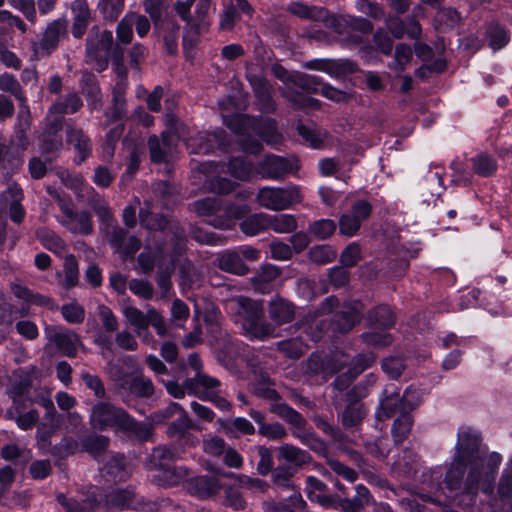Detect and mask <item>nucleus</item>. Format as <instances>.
<instances>
[{"label":"nucleus","mask_w":512,"mask_h":512,"mask_svg":"<svg viewBox=\"0 0 512 512\" xmlns=\"http://www.w3.org/2000/svg\"><path fill=\"white\" fill-rule=\"evenodd\" d=\"M502 456L498 452L488 454L482 433L472 427H461L457 433L455 453L447 469L444 482L454 491L463 489L470 495L478 491L490 494L494 490Z\"/></svg>","instance_id":"1"},{"label":"nucleus","mask_w":512,"mask_h":512,"mask_svg":"<svg viewBox=\"0 0 512 512\" xmlns=\"http://www.w3.org/2000/svg\"><path fill=\"white\" fill-rule=\"evenodd\" d=\"M89 422L94 430L102 432L111 429L141 442L148 441L153 435L150 424L138 421L124 408L110 402L99 401L93 405Z\"/></svg>","instance_id":"2"},{"label":"nucleus","mask_w":512,"mask_h":512,"mask_svg":"<svg viewBox=\"0 0 512 512\" xmlns=\"http://www.w3.org/2000/svg\"><path fill=\"white\" fill-rule=\"evenodd\" d=\"M324 25L342 36V40L348 46H360L359 55L368 64H376L381 61L380 53L371 42H364L363 35L373 31L370 20L352 15L328 14L323 19Z\"/></svg>","instance_id":"3"},{"label":"nucleus","mask_w":512,"mask_h":512,"mask_svg":"<svg viewBox=\"0 0 512 512\" xmlns=\"http://www.w3.org/2000/svg\"><path fill=\"white\" fill-rule=\"evenodd\" d=\"M181 451L170 446H158L152 449L145 466L151 471L152 482L163 488L178 486L188 480L190 471L185 466H176L175 462L181 457Z\"/></svg>","instance_id":"4"},{"label":"nucleus","mask_w":512,"mask_h":512,"mask_svg":"<svg viewBox=\"0 0 512 512\" xmlns=\"http://www.w3.org/2000/svg\"><path fill=\"white\" fill-rule=\"evenodd\" d=\"M254 395L272 402L269 411L290 425L293 435L299 438L301 443L308 445L311 440H314L312 433H304L307 420L287 403H279L282 396L276 389L271 386H254Z\"/></svg>","instance_id":"5"},{"label":"nucleus","mask_w":512,"mask_h":512,"mask_svg":"<svg viewBox=\"0 0 512 512\" xmlns=\"http://www.w3.org/2000/svg\"><path fill=\"white\" fill-rule=\"evenodd\" d=\"M230 146L231 139L221 128L212 132L198 133L188 141L191 153L196 155H210L216 150L227 152Z\"/></svg>","instance_id":"6"},{"label":"nucleus","mask_w":512,"mask_h":512,"mask_svg":"<svg viewBox=\"0 0 512 512\" xmlns=\"http://www.w3.org/2000/svg\"><path fill=\"white\" fill-rule=\"evenodd\" d=\"M193 428L194 423L187 412L171 421L165 432L167 438L171 440L169 446L181 453L185 451V448L195 447L199 443V439L191 432Z\"/></svg>","instance_id":"7"},{"label":"nucleus","mask_w":512,"mask_h":512,"mask_svg":"<svg viewBox=\"0 0 512 512\" xmlns=\"http://www.w3.org/2000/svg\"><path fill=\"white\" fill-rule=\"evenodd\" d=\"M257 200L262 207L269 210H284L293 203L300 201V193L296 187H262L257 194Z\"/></svg>","instance_id":"8"},{"label":"nucleus","mask_w":512,"mask_h":512,"mask_svg":"<svg viewBox=\"0 0 512 512\" xmlns=\"http://www.w3.org/2000/svg\"><path fill=\"white\" fill-rule=\"evenodd\" d=\"M360 302H344L338 311L327 320V330L333 334L345 335L361 322Z\"/></svg>","instance_id":"9"},{"label":"nucleus","mask_w":512,"mask_h":512,"mask_svg":"<svg viewBox=\"0 0 512 512\" xmlns=\"http://www.w3.org/2000/svg\"><path fill=\"white\" fill-rule=\"evenodd\" d=\"M67 34V21L58 18L48 23L38 42L32 43L34 55L38 58L51 56L58 48L60 39Z\"/></svg>","instance_id":"10"},{"label":"nucleus","mask_w":512,"mask_h":512,"mask_svg":"<svg viewBox=\"0 0 512 512\" xmlns=\"http://www.w3.org/2000/svg\"><path fill=\"white\" fill-rule=\"evenodd\" d=\"M386 388L383 392L384 397L380 401L379 408L376 411V416L379 420L390 419L394 416L400 415L408 407V404L418 403V400H410L411 386L406 388L403 395L396 387Z\"/></svg>","instance_id":"11"},{"label":"nucleus","mask_w":512,"mask_h":512,"mask_svg":"<svg viewBox=\"0 0 512 512\" xmlns=\"http://www.w3.org/2000/svg\"><path fill=\"white\" fill-rule=\"evenodd\" d=\"M299 169L297 160L286 157L267 154L258 164V173L265 179L280 180L285 176L297 172Z\"/></svg>","instance_id":"12"},{"label":"nucleus","mask_w":512,"mask_h":512,"mask_svg":"<svg viewBox=\"0 0 512 512\" xmlns=\"http://www.w3.org/2000/svg\"><path fill=\"white\" fill-rule=\"evenodd\" d=\"M59 208L67 220L62 224L72 233L80 235H90L93 232L92 217L88 210L80 212L74 211L73 208L65 203L60 202Z\"/></svg>","instance_id":"13"},{"label":"nucleus","mask_w":512,"mask_h":512,"mask_svg":"<svg viewBox=\"0 0 512 512\" xmlns=\"http://www.w3.org/2000/svg\"><path fill=\"white\" fill-rule=\"evenodd\" d=\"M66 142L74 150L73 162L75 165H82L92 156L93 143L83 129L68 127L66 130Z\"/></svg>","instance_id":"14"},{"label":"nucleus","mask_w":512,"mask_h":512,"mask_svg":"<svg viewBox=\"0 0 512 512\" xmlns=\"http://www.w3.org/2000/svg\"><path fill=\"white\" fill-rule=\"evenodd\" d=\"M273 76L283 82L287 87H295L304 92V89H310L314 85L316 78L299 71H289L281 64H273L271 67Z\"/></svg>","instance_id":"15"},{"label":"nucleus","mask_w":512,"mask_h":512,"mask_svg":"<svg viewBox=\"0 0 512 512\" xmlns=\"http://www.w3.org/2000/svg\"><path fill=\"white\" fill-rule=\"evenodd\" d=\"M366 321L371 329L390 330L396 323V314L390 305L379 304L367 312Z\"/></svg>","instance_id":"16"},{"label":"nucleus","mask_w":512,"mask_h":512,"mask_svg":"<svg viewBox=\"0 0 512 512\" xmlns=\"http://www.w3.org/2000/svg\"><path fill=\"white\" fill-rule=\"evenodd\" d=\"M221 489L219 480L208 475L195 476L188 481V490L192 495L207 499L216 495Z\"/></svg>","instance_id":"17"},{"label":"nucleus","mask_w":512,"mask_h":512,"mask_svg":"<svg viewBox=\"0 0 512 512\" xmlns=\"http://www.w3.org/2000/svg\"><path fill=\"white\" fill-rule=\"evenodd\" d=\"M100 471L109 481L121 482L127 480L129 477L127 459L124 454L121 453L111 455L109 459L104 462Z\"/></svg>","instance_id":"18"},{"label":"nucleus","mask_w":512,"mask_h":512,"mask_svg":"<svg viewBox=\"0 0 512 512\" xmlns=\"http://www.w3.org/2000/svg\"><path fill=\"white\" fill-rule=\"evenodd\" d=\"M50 340L54 343L57 350L68 358H74L77 356V347L81 345L80 336L72 330H64L55 332Z\"/></svg>","instance_id":"19"},{"label":"nucleus","mask_w":512,"mask_h":512,"mask_svg":"<svg viewBox=\"0 0 512 512\" xmlns=\"http://www.w3.org/2000/svg\"><path fill=\"white\" fill-rule=\"evenodd\" d=\"M417 407L418 403H413L411 405L408 404L406 410L400 413V415H398L393 421L391 427V434L394 442L397 445L403 443L410 434L413 425V417L411 415V412L415 410Z\"/></svg>","instance_id":"20"},{"label":"nucleus","mask_w":512,"mask_h":512,"mask_svg":"<svg viewBox=\"0 0 512 512\" xmlns=\"http://www.w3.org/2000/svg\"><path fill=\"white\" fill-rule=\"evenodd\" d=\"M268 312L270 319L279 326L290 323L295 318V306L283 298L271 300Z\"/></svg>","instance_id":"21"},{"label":"nucleus","mask_w":512,"mask_h":512,"mask_svg":"<svg viewBox=\"0 0 512 512\" xmlns=\"http://www.w3.org/2000/svg\"><path fill=\"white\" fill-rule=\"evenodd\" d=\"M216 423L219 429L228 437H238V434L253 435L255 433L253 424L244 417L218 418Z\"/></svg>","instance_id":"22"},{"label":"nucleus","mask_w":512,"mask_h":512,"mask_svg":"<svg viewBox=\"0 0 512 512\" xmlns=\"http://www.w3.org/2000/svg\"><path fill=\"white\" fill-rule=\"evenodd\" d=\"M79 87L82 94L85 96L88 105L96 106L101 103L102 94L100 83L97 76L88 70L82 73L79 81Z\"/></svg>","instance_id":"23"},{"label":"nucleus","mask_w":512,"mask_h":512,"mask_svg":"<svg viewBox=\"0 0 512 512\" xmlns=\"http://www.w3.org/2000/svg\"><path fill=\"white\" fill-rule=\"evenodd\" d=\"M485 38L493 51H499L510 42V33L503 24L493 20L486 27Z\"/></svg>","instance_id":"24"},{"label":"nucleus","mask_w":512,"mask_h":512,"mask_svg":"<svg viewBox=\"0 0 512 512\" xmlns=\"http://www.w3.org/2000/svg\"><path fill=\"white\" fill-rule=\"evenodd\" d=\"M269 218L265 213L247 214L239 222V229L245 236H256L269 230Z\"/></svg>","instance_id":"25"},{"label":"nucleus","mask_w":512,"mask_h":512,"mask_svg":"<svg viewBox=\"0 0 512 512\" xmlns=\"http://www.w3.org/2000/svg\"><path fill=\"white\" fill-rule=\"evenodd\" d=\"M300 492H294L287 499L273 501L267 505V512H310Z\"/></svg>","instance_id":"26"},{"label":"nucleus","mask_w":512,"mask_h":512,"mask_svg":"<svg viewBox=\"0 0 512 512\" xmlns=\"http://www.w3.org/2000/svg\"><path fill=\"white\" fill-rule=\"evenodd\" d=\"M81 451L88 453L93 458L101 456L110 445L108 436L91 432L80 439Z\"/></svg>","instance_id":"27"},{"label":"nucleus","mask_w":512,"mask_h":512,"mask_svg":"<svg viewBox=\"0 0 512 512\" xmlns=\"http://www.w3.org/2000/svg\"><path fill=\"white\" fill-rule=\"evenodd\" d=\"M313 76L316 78V83L314 85H310V89H304L305 94L320 93L323 97L337 103L346 102L348 100V94L345 91H342L338 88H335L331 84L324 82L323 78L320 76Z\"/></svg>","instance_id":"28"},{"label":"nucleus","mask_w":512,"mask_h":512,"mask_svg":"<svg viewBox=\"0 0 512 512\" xmlns=\"http://www.w3.org/2000/svg\"><path fill=\"white\" fill-rule=\"evenodd\" d=\"M250 131L269 143L278 136L277 122L270 117L252 116Z\"/></svg>","instance_id":"29"},{"label":"nucleus","mask_w":512,"mask_h":512,"mask_svg":"<svg viewBox=\"0 0 512 512\" xmlns=\"http://www.w3.org/2000/svg\"><path fill=\"white\" fill-rule=\"evenodd\" d=\"M219 268L222 271L244 276L249 272V267L237 252H226L219 258Z\"/></svg>","instance_id":"30"},{"label":"nucleus","mask_w":512,"mask_h":512,"mask_svg":"<svg viewBox=\"0 0 512 512\" xmlns=\"http://www.w3.org/2000/svg\"><path fill=\"white\" fill-rule=\"evenodd\" d=\"M140 225L150 231H164L169 225V218L163 213H154L148 209L139 210Z\"/></svg>","instance_id":"31"},{"label":"nucleus","mask_w":512,"mask_h":512,"mask_svg":"<svg viewBox=\"0 0 512 512\" xmlns=\"http://www.w3.org/2000/svg\"><path fill=\"white\" fill-rule=\"evenodd\" d=\"M368 414L367 407H356L345 405L341 414L340 421L342 426L347 429H358Z\"/></svg>","instance_id":"32"},{"label":"nucleus","mask_w":512,"mask_h":512,"mask_svg":"<svg viewBox=\"0 0 512 512\" xmlns=\"http://www.w3.org/2000/svg\"><path fill=\"white\" fill-rule=\"evenodd\" d=\"M279 454L282 459L298 467L310 464L313 460L308 451L291 444L282 445L280 447Z\"/></svg>","instance_id":"33"},{"label":"nucleus","mask_w":512,"mask_h":512,"mask_svg":"<svg viewBox=\"0 0 512 512\" xmlns=\"http://www.w3.org/2000/svg\"><path fill=\"white\" fill-rule=\"evenodd\" d=\"M129 391L136 398L150 399L155 393V386L150 378L139 374L130 380Z\"/></svg>","instance_id":"34"},{"label":"nucleus","mask_w":512,"mask_h":512,"mask_svg":"<svg viewBox=\"0 0 512 512\" xmlns=\"http://www.w3.org/2000/svg\"><path fill=\"white\" fill-rule=\"evenodd\" d=\"M473 171L476 175L484 178L491 177L498 168L496 159L488 153H480L471 158Z\"/></svg>","instance_id":"35"},{"label":"nucleus","mask_w":512,"mask_h":512,"mask_svg":"<svg viewBox=\"0 0 512 512\" xmlns=\"http://www.w3.org/2000/svg\"><path fill=\"white\" fill-rule=\"evenodd\" d=\"M227 173L238 180H248L252 172V164L244 156L231 157L226 164Z\"/></svg>","instance_id":"36"},{"label":"nucleus","mask_w":512,"mask_h":512,"mask_svg":"<svg viewBox=\"0 0 512 512\" xmlns=\"http://www.w3.org/2000/svg\"><path fill=\"white\" fill-rule=\"evenodd\" d=\"M337 224L332 219L321 218L308 225V233L318 241L329 239L336 231Z\"/></svg>","instance_id":"37"},{"label":"nucleus","mask_w":512,"mask_h":512,"mask_svg":"<svg viewBox=\"0 0 512 512\" xmlns=\"http://www.w3.org/2000/svg\"><path fill=\"white\" fill-rule=\"evenodd\" d=\"M36 238L45 249L52 253L58 254L65 248V243L61 237L47 227L38 228Z\"/></svg>","instance_id":"38"},{"label":"nucleus","mask_w":512,"mask_h":512,"mask_svg":"<svg viewBox=\"0 0 512 512\" xmlns=\"http://www.w3.org/2000/svg\"><path fill=\"white\" fill-rule=\"evenodd\" d=\"M63 146V138L57 127L46 130L41 138L40 148L43 155L56 154Z\"/></svg>","instance_id":"39"},{"label":"nucleus","mask_w":512,"mask_h":512,"mask_svg":"<svg viewBox=\"0 0 512 512\" xmlns=\"http://www.w3.org/2000/svg\"><path fill=\"white\" fill-rule=\"evenodd\" d=\"M64 280L62 286L66 290L76 287L79 283V266L78 260L73 254L65 257L63 263Z\"/></svg>","instance_id":"40"},{"label":"nucleus","mask_w":512,"mask_h":512,"mask_svg":"<svg viewBox=\"0 0 512 512\" xmlns=\"http://www.w3.org/2000/svg\"><path fill=\"white\" fill-rule=\"evenodd\" d=\"M252 116L249 114L236 113L225 119L226 127L235 135L246 136L251 127Z\"/></svg>","instance_id":"41"},{"label":"nucleus","mask_w":512,"mask_h":512,"mask_svg":"<svg viewBox=\"0 0 512 512\" xmlns=\"http://www.w3.org/2000/svg\"><path fill=\"white\" fill-rule=\"evenodd\" d=\"M83 106L82 99L76 93H69L52 105L51 110L57 114H73Z\"/></svg>","instance_id":"42"},{"label":"nucleus","mask_w":512,"mask_h":512,"mask_svg":"<svg viewBox=\"0 0 512 512\" xmlns=\"http://www.w3.org/2000/svg\"><path fill=\"white\" fill-rule=\"evenodd\" d=\"M79 443L73 437L64 436L59 443L51 446L49 453L58 459H67L77 453Z\"/></svg>","instance_id":"43"},{"label":"nucleus","mask_w":512,"mask_h":512,"mask_svg":"<svg viewBox=\"0 0 512 512\" xmlns=\"http://www.w3.org/2000/svg\"><path fill=\"white\" fill-rule=\"evenodd\" d=\"M269 229L276 233H291L297 228L296 218L291 214L268 215Z\"/></svg>","instance_id":"44"},{"label":"nucleus","mask_w":512,"mask_h":512,"mask_svg":"<svg viewBox=\"0 0 512 512\" xmlns=\"http://www.w3.org/2000/svg\"><path fill=\"white\" fill-rule=\"evenodd\" d=\"M337 256L332 246L327 244L314 245L308 251V258L316 264H326L332 262Z\"/></svg>","instance_id":"45"},{"label":"nucleus","mask_w":512,"mask_h":512,"mask_svg":"<svg viewBox=\"0 0 512 512\" xmlns=\"http://www.w3.org/2000/svg\"><path fill=\"white\" fill-rule=\"evenodd\" d=\"M125 0H99L97 8L105 20L116 21L124 9Z\"/></svg>","instance_id":"46"},{"label":"nucleus","mask_w":512,"mask_h":512,"mask_svg":"<svg viewBox=\"0 0 512 512\" xmlns=\"http://www.w3.org/2000/svg\"><path fill=\"white\" fill-rule=\"evenodd\" d=\"M362 260L361 247L357 242L348 244L340 254L339 261L343 267L353 268Z\"/></svg>","instance_id":"47"},{"label":"nucleus","mask_w":512,"mask_h":512,"mask_svg":"<svg viewBox=\"0 0 512 512\" xmlns=\"http://www.w3.org/2000/svg\"><path fill=\"white\" fill-rule=\"evenodd\" d=\"M361 337L363 342H365L367 345L378 348L388 347L393 342V337L388 332V330L364 332L362 333Z\"/></svg>","instance_id":"48"},{"label":"nucleus","mask_w":512,"mask_h":512,"mask_svg":"<svg viewBox=\"0 0 512 512\" xmlns=\"http://www.w3.org/2000/svg\"><path fill=\"white\" fill-rule=\"evenodd\" d=\"M133 16L134 12H128L117 24L116 38L122 44H130L133 39Z\"/></svg>","instance_id":"49"},{"label":"nucleus","mask_w":512,"mask_h":512,"mask_svg":"<svg viewBox=\"0 0 512 512\" xmlns=\"http://www.w3.org/2000/svg\"><path fill=\"white\" fill-rule=\"evenodd\" d=\"M183 413H186V411L179 403L170 402L165 408L153 412L151 414V420L154 424L159 425L170 420L175 415L180 416Z\"/></svg>","instance_id":"50"},{"label":"nucleus","mask_w":512,"mask_h":512,"mask_svg":"<svg viewBox=\"0 0 512 512\" xmlns=\"http://www.w3.org/2000/svg\"><path fill=\"white\" fill-rule=\"evenodd\" d=\"M135 493L132 489L126 488V489H118L113 491L109 497L108 501L109 503L117 508L120 509H128L132 505L134 501Z\"/></svg>","instance_id":"51"},{"label":"nucleus","mask_w":512,"mask_h":512,"mask_svg":"<svg viewBox=\"0 0 512 512\" xmlns=\"http://www.w3.org/2000/svg\"><path fill=\"white\" fill-rule=\"evenodd\" d=\"M327 68L326 73L330 76L342 77L354 73L356 64L350 60L328 59Z\"/></svg>","instance_id":"52"},{"label":"nucleus","mask_w":512,"mask_h":512,"mask_svg":"<svg viewBox=\"0 0 512 512\" xmlns=\"http://www.w3.org/2000/svg\"><path fill=\"white\" fill-rule=\"evenodd\" d=\"M61 314L64 320L70 324H80L85 319V309L76 302L63 304Z\"/></svg>","instance_id":"53"},{"label":"nucleus","mask_w":512,"mask_h":512,"mask_svg":"<svg viewBox=\"0 0 512 512\" xmlns=\"http://www.w3.org/2000/svg\"><path fill=\"white\" fill-rule=\"evenodd\" d=\"M128 114L127 100L112 98L111 106L105 111V117L110 123L123 121Z\"/></svg>","instance_id":"54"},{"label":"nucleus","mask_w":512,"mask_h":512,"mask_svg":"<svg viewBox=\"0 0 512 512\" xmlns=\"http://www.w3.org/2000/svg\"><path fill=\"white\" fill-rule=\"evenodd\" d=\"M298 135L313 149H320L323 146V139L320 134L309 126L299 123L296 127Z\"/></svg>","instance_id":"55"},{"label":"nucleus","mask_w":512,"mask_h":512,"mask_svg":"<svg viewBox=\"0 0 512 512\" xmlns=\"http://www.w3.org/2000/svg\"><path fill=\"white\" fill-rule=\"evenodd\" d=\"M0 90L10 93L17 100L25 99L20 83L12 74L4 73L0 75Z\"/></svg>","instance_id":"56"},{"label":"nucleus","mask_w":512,"mask_h":512,"mask_svg":"<svg viewBox=\"0 0 512 512\" xmlns=\"http://www.w3.org/2000/svg\"><path fill=\"white\" fill-rule=\"evenodd\" d=\"M147 145L152 163L162 164L167 161L168 153L162 147L160 139L155 134L148 137Z\"/></svg>","instance_id":"57"},{"label":"nucleus","mask_w":512,"mask_h":512,"mask_svg":"<svg viewBox=\"0 0 512 512\" xmlns=\"http://www.w3.org/2000/svg\"><path fill=\"white\" fill-rule=\"evenodd\" d=\"M498 494L501 499H512V458L507 463L500 477Z\"/></svg>","instance_id":"58"},{"label":"nucleus","mask_w":512,"mask_h":512,"mask_svg":"<svg viewBox=\"0 0 512 512\" xmlns=\"http://www.w3.org/2000/svg\"><path fill=\"white\" fill-rule=\"evenodd\" d=\"M207 187L215 194L227 195L235 191L237 183L226 177L217 176L208 181Z\"/></svg>","instance_id":"59"},{"label":"nucleus","mask_w":512,"mask_h":512,"mask_svg":"<svg viewBox=\"0 0 512 512\" xmlns=\"http://www.w3.org/2000/svg\"><path fill=\"white\" fill-rule=\"evenodd\" d=\"M372 44L377 48L380 55H391L393 50V40L383 29L375 31L372 37Z\"/></svg>","instance_id":"60"},{"label":"nucleus","mask_w":512,"mask_h":512,"mask_svg":"<svg viewBox=\"0 0 512 512\" xmlns=\"http://www.w3.org/2000/svg\"><path fill=\"white\" fill-rule=\"evenodd\" d=\"M220 208V202L212 197H206L194 202V210L199 216L216 215Z\"/></svg>","instance_id":"61"},{"label":"nucleus","mask_w":512,"mask_h":512,"mask_svg":"<svg viewBox=\"0 0 512 512\" xmlns=\"http://www.w3.org/2000/svg\"><path fill=\"white\" fill-rule=\"evenodd\" d=\"M123 313L128 322L136 329L143 330L148 328L149 320L140 309L128 306L124 308Z\"/></svg>","instance_id":"62"},{"label":"nucleus","mask_w":512,"mask_h":512,"mask_svg":"<svg viewBox=\"0 0 512 512\" xmlns=\"http://www.w3.org/2000/svg\"><path fill=\"white\" fill-rule=\"evenodd\" d=\"M167 6V0H144V11L149 15L154 24L162 21L163 12Z\"/></svg>","instance_id":"63"},{"label":"nucleus","mask_w":512,"mask_h":512,"mask_svg":"<svg viewBox=\"0 0 512 512\" xmlns=\"http://www.w3.org/2000/svg\"><path fill=\"white\" fill-rule=\"evenodd\" d=\"M52 473V466L48 459L34 460L29 466V474L33 480H45Z\"/></svg>","instance_id":"64"}]
</instances>
